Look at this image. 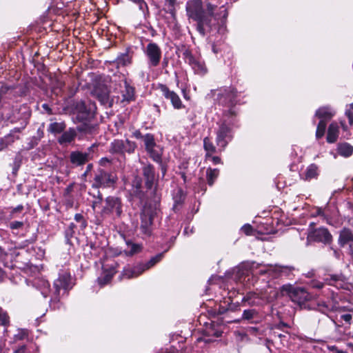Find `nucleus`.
<instances>
[{
  "instance_id": "f257e3e1",
  "label": "nucleus",
  "mask_w": 353,
  "mask_h": 353,
  "mask_svg": "<svg viewBox=\"0 0 353 353\" xmlns=\"http://www.w3.org/2000/svg\"><path fill=\"white\" fill-rule=\"evenodd\" d=\"M185 9L188 17L197 23L196 30L203 37L206 32L216 29L217 18L214 15L215 6L212 4H207L205 13L201 0H190L186 3Z\"/></svg>"
},
{
  "instance_id": "f03ea898",
  "label": "nucleus",
  "mask_w": 353,
  "mask_h": 353,
  "mask_svg": "<svg viewBox=\"0 0 353 353\" xmlns=\"http://www.w3.org/2000/svg\"><path fill=\"white\" fill-rule=\"evenodd\" d=\"M71 276L68 272L59 274V277L54 282V290L51 292L50 284L44 279H37L34 284L37 288L41 292L44 298L50 297L51 301H58L62 290L64 293L70 287Z\"/></svg>"
},
{
  "instance_id": "7ed1b4c3",
  "label": "nucleus",
  "mask_w": 353,
  "mask_h": 353,
  "mask_svg": "<svg viewBox=\"0 0 353 353\" xmlns=\"http://www.w3.org/2000/svg\"><path fill=\"white\" fill-rule=\"evenodd\" d=\"M123 214V203L120 198L109 196L105 199L101 211L102 217L120 218Z\"/></svg>"
},
{
  "instance_id": "20e7f679",
  "label": "nucleus",
  "mask_w": 353,
  "mask_h": 353,
  "mask_svg": "<svg viewBox=\"0 0 353 353\" xmlns=\"http://www.w3.org/2000/svg\"><path fill=\"white\" fill-rule=\"evenodd\" d=\"M163 257V252L157 254L152 257L147 263L139 264L133 268L125 269L123 272V276L127 279L137 277L144 271L155 265L161 261Z\"/></svg>"
},
{
  "instance_id": "39448f33",
  "label": "nucleus",
  "mask_w": 353,
  "mask_h": 353,
  "mask_svg": "<svg viewBox=\"0 0 353 353\" xmlns=\"http://www.w3.org/2000/svg\"><path fill=\"white\" fill-rule=\"evenodd\" d=\"M281 292L288 294L293 302L299 305H302L311 299V296L304 288L294 287L292 285H283Z\"/></svg>"
},
{
  "instance_id": "423d86ee",
  "label": "nucleus",
  "mask_w": 353,
  "mask_h": 353,
  "mask_svg": "<svg viewBox=\"0 0 353 353\" xmlns=\"http://www.w3.org/2000/svg\"><path fill=\"white\" fill-rule=\"evenodd\" d=\"M95 110V103L91 101H79L77 102L75 105L77 119L82 121L92 117Z\"/></svg>"
},
{
  "instance_id": "0eeeda50",
  "label": "nucleus",
  "mask_w": 353,
  "mask_h": 353,
  "mask_svg": "<svg viewBox=\"0 0 353 353\" xmlns=\"http://www.w3.org/2000/svg\"><path fill=\"white\" fill-rule=\"evenodd\" d=\"M95 148L96 145H92L90 147H89L85 152H72L70 154V162L73 165H75L77 166H80L85 164L87 162L92 159L93 153L94 152Z\"/></svg>"
},
{
  "instance_id": "6e6552de",
  "label": "nucleus",
  "mask_w": 353,
  "mask_h": 353,
  "mask_svg": "<svg viewBox=\"0 0 353 353\" xmlns=\"http://www.w3.org/2000/svg\"><path fill=\"white\" fill-rule=\"evenodd\" d=\"M143 52L148 58L150 66L156 67L159 64L161 58V50L157 43H149Z\"/></svg>"
},
{
  "instance_id": "1a4fd4ad",
  "label": "nucleus",
  "mask_w": 353,
  "mask_h": 353,
  "mask_svg": "<svg viewBox=\"0 0 353 353\" xmlns=\"http://www.w3.org/2000/svg\"><path fill=\"white\" fill-rule=\"evenodd\" d=\"M136 147V143L128 139H117L111 143L110 152L112 154H124L125 152L132 153Z\"/></svg>"
},
{
  "instance_id": "9d476101",
  "label": "nucleus",
  "mask_w": 353,
  "mask_h": 353,
  "mask_svg": "<svg viewBox=\"0 0 353 353\" xmlns=\"http://www.w3.org/2000/svg\"><path fill=\"white\" fill-rule=\"evenodd\" d=\"M115 182L116 176L113 174L99 170L95 174L92 186L95 188L110 187Z\"/></svg>"
},
{
  "instance_id": "9b49d317",
  "label": "nucleus",
  "mask_w": 353,
  "mask_h": 353,
  "mask_svg": "<svg viewBox=\"0 0 353 353\" xmlns=\"http://www.w3.org/2000/svg\"><path fill=\"white\" fill-rule=\"evenodd\" d=\"M232 139L231 129L225 123L219 126L216 132V145L223 150Z\"/></svg>"
},
{
  "instance_id": "f8f14e48",
  "label": "nucleus",
  "mask_w": 353,
  "mask_h": 353,
  "mask_svg": "<svg viewBox=\"0 0 353 353\" xmlns=\"http://www.w3.org/2000/svg\"><path fill=\"white\" fill-rule=\"evenodd\" d=\"M159 88L164 97L170 101L174 108L179 110L184 108L179 96L176 92L163 84L159 85Z\"/></svg>"
},
{
  "instance_id": "ddd939ff",
  "label": "nucleus",
  "mask_w": 353,
  "mask_h": 353,
  "mask_svg": "<svg viewBox=\"0 0 353 353\" xmlns=\"http://www.w3.org/2000/svg\"><path fill=\"white\" fill-rule=\"evenodd\" d=\"M258 264L254 262L248 263L243 264L241 268L239 269L236 273V279L240 283L244 285H248V282L250 280V274L252 271L258 268Z\"/></svg>"
},
{
  "instance_id": "4468645a",
  "label": "nucleus",
  "mask_w": 353,
  "mask_h": 353,
  "mask_svg": "<svg viewBox=\"0 0 353 353\" xmlns=\"http://www.w3.org/2000/svg\"><path fill=\"white\" fill-rule=\"evenodd\" d=\"M153 214L151 210L145 208L141 214V232L149 236L151 234V225L152 223Z\"/></svg>"
},
{
  "instance_id": "2eb2a0df",
  "label": "nucleus",
  "mask_w": 353,
  "mask_h": 353,
  "mask_svg": "<svg viewBox=\"0 0 353 353\" xmlns=\"http://www.w3.org/2000/svg\"><path fill=\"white\" fill-rule=\"evenodd\" d=\"M338 243L341 247L347 245L349 252L353 254V232L349 228H343L339 232Z\"/></svg>"
},
{
  "instance_id": "dca6fc26",
  "label": "nucleus",
  "mask_w": 353,
  "mask_h": 353,
  "mask_svg": "<svg viewBox=\"0 0 353 353\" xmlns=\"http://www.w3.org/2000/svg\"><path fill=\"white\" fill-rule=\"evenodd\" d=\"M145 185L148 189H152L156 181L154 168L151 164H144L142 168Z\"/></svg>"
},
{
  "instance_id": "f3484780",
  "label": "nucleus",
  "mask_w": 353,
  "mask_h": 353,
  "mask_svg": "<svg viewBox=\"0 0 353 353\" xmlns=\"http://www.w3.org/2000/svg\"><path fill=\"white\" fill-rule=\"evenodd\" d=\"M115 266L116 264L114 263L103 266V272L98 278V282L100 285H104L111 280L114 274L116 273Z\"/></svg>"
},
{
  "instance_id": "a211bd4d",
  "label": "nucleus",
  "mask_w": 353,
  "mask_h": 353,
  "mask_svg": "<svg viewBox=\"0 0 353 353\" xmlns=\"http://www.w3.org/2000/svg\"><path fill=\"white\" fill-rule=\"evenodd\" d=\"M309 237L314 241L329 243L332 241V235L327 230L324 228H320L313 231L309 236Z\"/></svg>"
},
{
  "instance_id": "6ab92c4d",
  "label": "nucleus",
  "mask_w": 353,
  "mask_h": 353,
  "mask_svg": "<svg viewBox=\"0 0 353 353\" xmlns=\"http://www.w3.org/2000/svg\"><path fill=\"white\" fill-rule=\"evenodd\" d=\"M186 60L196 74L203 75L207 72V68L204 63L195 59L192 54H188Z\"/></svg>"
},
{
  "instance_id": "aec40b11",
  "label": "nucleus",
  "mask_w": 353,
  "mask_h": 353,
  "mask_svg": "<svg viewBox=\"0 0 353 353\" xmlns=\"http://www.w3.org/2000/svg\"><path fill=\"white\" fill-rule=\"evenodd\" d=\"M93 94L99 99L103 105L109 103L110 91L104 85L97 86L93 90Z\"/></svg>"
},
{
  "instance_id": "412c9836",
  "label": "nucleus",
  "mask_w": 353,
  "mask_h": 353,
  "mask_svg": "<svg viewBox=\"0 0 353 353\" xmlns=\"http://www.w3.org/2000/svg\"><path fill=\"white\" fill-rule=\"evenodd\" d=\"M335 114V111L330 106H324L319 108L315 113V116L321 120H324L325 122L331 119Z\"/></svg>"
},
{
  "instance_id": "4be33fe9",
  "label": "nucleus",
  "mask_w": 353,
  "mask_h": 353,
  "mask_svg": "<svg viewBox=\"0 0 353 353\" xmlns=\"http://www.w3.org/2000/svg\"><path fill=\"white\" fill-rule=\"evenodd\" d=\"M319 174V167L316 164L312 163L306 168L301 177L304 181H310L313 179H316Z\"/></svg>"
},
{
  "instance_id": "5701e85b",
  "label": "nucleus",
  "mask_w": 353,
  "mask_h": 353,
  "mask_svg": "<svg viewBox=\"0 0 353 353\" xmlns=\"http://www.w3.org/2000/svg\"><path fill=\"white\" fill-rule=\"evenodd\" d=\"M77 132L74 129L70 128L68 130L64 132L61 136L58 139V142L61 145H65L70 143L76 137Z\"/></svg>"
},
{
  "instance_id": "b1692460",
  "label": "nucleus",
  "mask_w": 353,
  "mask_h": 353,
  "mask_svg": "<svg viewBox=\"0 0 353 353\" xmlns=\"http://www.w3.org/2000/svg\"><path fill=\"white\" fill-rule=\"evenodd\" d=\"M339 132V128L336 123H332L328 128L327 141L328 143H334L336 141Z\"/></svg>"
},
{
  "instance_id": "393cba45",
  "label": "nucleus",
  "mask_w": 353,
  "mask_h": 353,
  "mask_svg": "<svg viewBox=\"0 0 353 353\" xmlns=\"http://www.w3.org/2000/svg\"><path fill=\"white\" fill-rule=\"evenodd\" d=\"M337 151L341 156L348 157L353 153V147L347 143H339L337 147Z\"/></svg>"
},
{
  "instance_id": "a878e982",
  "label": "nucleus",
  "mask_w": 353,
  "mask_h": 353,
  "mask_svg": "<svg viewBox=\"0 0 353 353\" xmlns=\"http://www.w3.org/2000/svg\"><path fill=\"white\" fill-rule=\"evenodd\" d=\"M242 301L247 303L248 305H259L261 303L260 298L254 292H248L242 299Z\"/></svg>"
},
{
  "instance_id": "bb28decb",
  "label": "nucleus",
  "mask_w": 353,
  "mask_h": 353,
  "mask_svg": "<svg viewBox=\"0 0 353 353\" xmlns=\"http://www.w3.org/2000/svg\"><path fill=\"white\" fill-rule=\"evenodd\" d=\"M219 174L218 169L208 168L206 171V178L209 185H212Z\"/></svg>"
},
{
  "instance_id": "cd10ccee",
  "label": "nucleus",
  "mask_w": 353,
  "mask_h": 353,
  "mask_svg": "<svg viewBox=\"0 0 353 353\" xmlns=\"http://www.w3.org/2000/svg\"><path fill=\"white\" fill-rule=\"evenodd\" d=\"M144 145L146 150H149L152 148H158L157 145L154 137L151 134H146L143 137Z\"/></svg>"
},
{
  "instance_id": "c85d7f7f",
  "label": "nucleus",
  "mask_w": 353,
  "mask_h": 353,
  "mask_svg": "<svg viewBox=\"0 0 353 353\" xmlns=\"http://www.w3.org/2000/svg\"><path fill=\"white\" fill-rule=\"evenodd\" d=\"M203 145L205 150L207 152V157H210L212 154L216 152L215 146L208 137L204 139Z\"/></svg>"
},
{
  "instance_id": "c756f323",
  "label": "nucleus",
  "mask_w": 353,
  "mask_h": 353,
  "mask_svg": "<svg viewBox=\"0 0 353 353\" xmlns=\"http://www.w3.org/2000/svg\"><path fill=\"white\" fill-rule=\"evenodd\" d=\"M65 128V125L64 123H52L50 124L48 130L54 134L60 133L63 132Z\"/></svg>"
},
{
  "instance_id": "7c9ffc66",
  "label": "nucleus",
  "mask_w": 353,
  "mask_h": 353,
  "mask_svg": "<svg viewBox=\"0 0 353 353\" xmlns=\"http://www.w3.org/2000/svg\"><path fill=\"white\" fill-rule=\"evenodd\" d=\"M150 157L156 162H160L161 160V152L158 148H152L149 150H146Z\"/></svg>"
},
{
  "instance_id": "2f4dec72",
  "label": "nucleus",
  "mask_w": 353,
  "mask_h": 353,
  "mask_svg": "<svg viewBox=\"0 0 353 353\" xmlns=\"http://www.w3.org/2000/svg\"><path fill=\"white\" fill-rule=\"evenodd\" d=\"M125 93L123 94V101H130L133 99L134 97V88L128 85L126 82Z\"/></svg>"
},
{
  "instance_id": "473e14b6",
  "label": "nucleus",
  "mask_w": 353,
  "mask_h": 353,
  "mask_svg": "<svg viewBox=\"0 0 353 353\" xmlns=\"http://www.w3.org/2000/svg\"><path fill=\"white\" fill-rule=\"evenodd\" d=\"M326 128V122L324 120H321L318 123L316 132V139L321 138L325 133Z\"/></svg>"
},
{
  "instance_id": "72a5a7b5",
  "label": "nucleus",
  "mask_w": 353,
  "mask_h": 353,
  "mask_svg": "<svg viewBox=\"0 0 353 353\" xmlns=\"http://www.w3.org/2000/svg\"><path fill=\"white\" fill-rule=\"evenodd\" d=\"M128 250L125 251L127 254L133 255L139 253L141 250V245L137 243L128 244Z\"/></svg>"
},
{
  "instance_id": "f704fd0d",
  "label": "nucleus",
  "mask_w": 353,
  "mask_h": 353,
  "mask_svg": "<svg viewBox=\"0 0 353 353\" xmlns=\"http://www.w3.org/2000/svg\"><path fill=\"white\" fill-rule=\"evenodd\" d=\"M316 310L323 314H327L330 311L333 310V307L327 304L325 301H320L317 303Z\"/></svg>"
},
{
  "instance_id": "c9c22d12",
  "label": "nucleus",
  "mask_w": 353,
  "mask_h": 353,
  "mask_svg": "<svg viewBox=\"0 0 353 353\" xmlns=\"http://www.w3.org/2000/svg\"><path fill=\"white\" fill-rule=\"evenodd\" d=\"M257 312L255 310H245L243 312L242 319L245 320H251L257 315Z\"/></svg>"
},
{
  "instance_id": "e433bc0d",
  "label": "nucleus",
  "mask_w": 353,
  "mask_h": 353,
  "mask_svg": "<svg viewBox=\"0 0 353 353\" xmlns=\"http://www.w3.org/2000/svg\"><path fill=\"white\" fill-rule=\"evenodd\" d=\"M9 316L8 314L0 308V325L7 326L9 325Z\"/></svg>"
},
{
  "instance_id": "4c0bfd02",
  "label": "nucleus",
  "mask_w": 353,
  "mask_h": 353,
  "mask_svg": "<svg viewBox=\"0 0 353 353\" xmlns=\"http://www.w3.org/2000/svg\"><path fill=\"white\" fill-rule=\"evenodd\" d=\"M345 115L348 118L350 125H353V103H351L345 110Z\"/></svg>"
},
{
  "instance_id": "58836bf2",
  "label": "nucleus",
  "mask_w": 353,
  "mask_h": 353,
  "mask_svg": "<svg viewBox=\"0 0 353 353\" xmlns=\"http://www.w3.org/2000/svg\"><path fill=\"white\" fill-rule=\"evenodd\" d=\"M74 220L80 223L81 229H84L87 226V223L84 219L83 216L81 214H76L74 216Z\"/></svg>"
},
{
  "instance_id": "ea45409f",
  "label": "nucleus",
  "mask_w": 353,
  "mask_h": 353,
  "mask_svg": "<svg viewBox=\"0 0 353 353\" xmlns=\"http://www.w3.org/2000/svg\"><path fill=\"white\" fill-rule=\"evenodd\" d=\"M23 225V222L21 221H13L10 223V228L13 230L19 229Z\"/></svg>"
},
{
  "instance_id": "a19ab883",
  "label": "nucleus",
  "mask_w": 353,
  "mask_h": 353,
  "mask_svg": "<svg viewBox=\"0 0 353 353\" xmlns=\"http://www.w3.org/2000/svg\"><path fill=\"white\" fill-rule=\"evenodd\" d=\"M241 230L247 235L250 234L252 230L250 225L246 224L241 228Z\"/></svg>"
},
{
  "instance_id": "79ce46f5",
  "label": "nucleus",
  "mask_w": 353,
  "mask_h": 353,
  "mask_svg": "<svg viewBox=\"0 0 353 353\" xmlns=\"http://www.w3.org/2000/svg\"><path fill=\"white\" fill-rule=\"evenodd\" d=\"M136 3L139 5V9L143 12H144L145 10L148 9L147 3L145 2L144 0H140L139 2H137Z\"/></svg>"
},
{
  "instance_id": "37998d69",
  "label": "nucleus",
  "mask_w": 353,
  "mask_h": 353,
  "mask_svg": "<svg viewBox=\"0 0 353 353\" xmlns=\"http://www.w3.org/2000/svg\"><path fill=\"white\" fill-rule=\"evenodd\" d=\"M341 318L347 323H350L352 316L350 314H345L341 316Z\"/></svg>"
},
{
  "instance_id": "c03bdc74",
  "label": "nucleus",
  "mask_w": 353,
  "mask_h": 353,
  "mask_svg": "<svg viewBox=\"0 0 353 353\" xmlns=\"http://www.w3.org/2000/svg\"><path fill=\"white\" fill-rule=\"evenodd\" d=\"M328 349L333 353H347V352L339 350L336 346H329Z\"/></svg>"
},
{
  "instance_id": "a18cd8bd",
  "label": "nucleus",
  "mask_w": 353,
  "mask_h": 353,
  "mask_svg": "<svg viewBox=\"0 0 353 353\" xmlns=\"http://www.w3.org/2000/svg\"><path fill=\"white\" fill-rule=\"evenodd\" d=\"M272 268V265H265L263 269H261L260 271H259V273L261 274H264L265 273H267L270 269Z\"/></svg>"
},
{
  "instance_id": "49530a36",
  "label": "nucleus",
  "mask_w": 353,
  "mask_h": 353,
  "mask_svg": "<svg viewBox=\"0 0 353 353\" xmlns=\"http://www.w3.org/2000/svg\"><path fill=\"white\" fill-rule=\"evenodd\" d=\"M102 201V195L99 192L98 200H96L92 202V208L94 209L96 206L99 204Z\"/></svg>"
},
{
  "instance_id": "de8ad7c7",
  "label": "nucleus",
  "mask_w": 353,
  "mask_h": 353,
  "mask_svg": "<svg viewBox=\"0 0 353 353\" xmlns=\"http://www.w3.org/2000/svg\"><path fill=\"white\" fill-rule=\"evenodd\" d=\"M26 347L25 345H22L16 350H14L13 353H26Z\"/></svg>"
},
{
  "instance_id": "09e8293b",
  "label": "nucleus",
  "mask_w": 353,
  "mask_h": 353,
  "mask_svg": "<svg viewBox=\"0 0 353 353\" xmlns=\"http://www.w3.org/2000/svg\"><path fill=\"white\" fill-rule=\"evenodd\" d=\"M23 210V206L22 205H19L12 209V213L19 212H21Z\"/></svg>"
},
{
  "instance_id": "8fccbe9b",
  "label": "nucleus",
  "mask_w": 353,
  "mask_h": 353,
  "mask_svg": "<svg viewBox=\"0 0 353 353\" xmlns=\"http://www.w3.org/2000/svg\"><path fill=\"white\" fill-rule=\"evenodd\" d=\"M133 136L137 139L143 138L142 134L139 130H136L133 132Z\"/></svg>"
},
{
  "instance_id": "3c124183",
  "label": "nucleus",
  "mask_w": 353,
  "mask_h": 353,
  "mask_svg": "<svg viewBox=\"0 0 353 353\" xmlns=\"http://www.w3.org/2000/svg\"><path fill=\"white\" fill-rule=\"evenodd\" d=\"M313 287H314V288H316L321 289V288H322L323 287V283H321V282H319V281H318V282H314V283H313Z\"/></svg>"
},
{
  "instance_id": "603ef678",
  "label": "nucleus",
  "mask_w": 353,
  "mask_h": 353,
  "mask_svg": "<svg viewBox=\"0 0 353 353\" xmlns=\"http://www.w3.org/2000/svg\"><path fill=\"white\" fill-rule=\"evenodd\" d=\"M221 8H223V10H221V14H223V20H225L226 18L228 17V12H227V10L225 9L223 7H222Z\"/></svg>"
},
{
  "instance_id": "864d4df0",
  "label": "nucleus",
  "mask_w": 353,
  "mask_h": 353,
  "mask_svg": "<svg viewBox=\"0 0 353 353\" xmlns=\"http://www.w3.org/2000/svg\"><path fill=\"white\" fill-rule=\"evenodd\" d=\"M211 159L214 164L221 163V159L219 157H212Z\"/></svg>"
},
{
  "instance_id": "5fc2aeb1",
  "label": "nucleus",
  "mask_w": 353,
  "mask_h": 353,
  "mask_svg": "<svg viewBox=\"0 0 353 353\" xmlns=\"http://www.w3.org/2000/svg\"><path fill=\"white\" fill-rule=\"evenodd\" d=\"M341 252L337 250H333V254L336 259H340Z\"/></svg>"
},
{
  "instance_id": "6e6d98bb",
  "label": "nucleus",
  "mask_w": 353,
  "mask_h": 353,
  "mask_svg": "<svg viewBox=\"0 0 353 353\" xmlns=\"http://www.w3.org/2000/svg\"><path fill=\"white\" fill-rule=\"evenodd\" d=\"M92 168V164H88V166H87V170L85 171V172L84 173V175H86L88 172H89Z\"/></svg>"
},
{
  "instance_id": "4d7b16f0",
  "label": "nucleus",
  "mask_w": 353,
  "mask_h": 353,
  "mask_svg": "<svg viewBox=\"0 0 353 353\" xmlns=\"http://www.w3.org/2000/svg\"><path fill=\"white\" fill-rule=\"evenodd\" d=\"M181 174V177L183 179V181L185 182L186 181V176H185V173L182 172Z\"/></svg>"
},
{
  "instance_id": "13d9d810",
  "label": "nucleus",
  "mask_w": 353,
  "mask_h": 353,
  "mask_svg": "<svg viewBox=\"0 0 353 353\" xmlns=\"http://www.w3.org/2000/svg\"><path fill=\"white\" fill-rule=\"evenodd\" d=\"M171 6H173L175 3V0H166Z\"/></svg>"
},
{
  "instance_id": "bf43d9fd",
  "label": "nucleus",
  "mask_w": 353,
  "mask_h": 353,
  "mask_svg": "<svg viewBox=\"0 0 353 353\" xmlns=\"http://www.w3.org/2000/svg\"><path fill=\"white\" fill-rule=\"evenodd\" d=\"M224 30V28L223 26H221V27H219L217 31L219 32H222Z\"/></svg>"
},
{
  "instance_id": "052dcab7",
  "label": "nucleus",
  "mask_w": 353,
  "mask_h": 353,
  "mask_svg": "<svg viewBox=\"0 0 353 353\" xmlns=\"http://www.w3.org/2000/svg\"><path fill=\"white\" fill-rule=\"evenodd\" d=\"M161 170H162L163 175H164L166 172V169L163 166H162Z\"/></svg>"
},
{
  "instance_id": "680f3d73",
  "label": "nucleus",
  "mask_w": 353,
  "mask_h": 353,
  "mask_svg": "<svg viewBox=\"0 0 353 353\" xmlns=\"http://www.w3.org/2000/svg\"><path fill=\"white\" fill-rule=\"evenodd\" d=\"M125 59L128 60V56H127V55H124V56H123V61H124V62H123V63H124V64H125V63H126V62H125Z\"/></svg>"
},
{
  "instance_id": "e2e57ef3",
  "label": "nucleus",
  "mask_w": 353,
  "mask_h": 353,
  "mask_svg": "<svg viewBox=\"0 0 353 353\" xmlns=\"http://www.w3.org/2000/svg\"><path fill=\"white\" fill-rule=\"evenodd\" d=\"M3 271L0 269V278H1L3 276Z\"/></svg>"
},
{
  "instance_id": "0e129e2a",
  "label": "nucleus",
  "mask_w": 353,
  "mask_h": 353,
  "mask_svg": "<svg viewBox=\"0 0 353 353\" xmlns=\"http://www.w3.org/2000/svg\"><path fill=\"white\" fill-rule=\"evenodd\" d=\"M74 223H71V224L70 225V228L71 229H73V228H74Z\"/></svg>"
},
{
  "instance_id": "69168bd1",
  "label": "nucleus",
  "mask_w": 353,
  "mask_h": 353,
  "mask_svg": "<svg viewBox=\"0 0 353 353\" xmlns=\"http://www.w3.org/2000/svg\"><path fill=\"white\" fill-rule=\"evenodd\" d=\"M43 108L44 109H47V108H48V105H47L46 104H43Z\"/></svg>"
},
{
  "instance_id": "338daca9",
  "label": "nucleus",
  "mask_w": 353,
  "mask_h": 353,
  "mask_svg": "<svg viewBox=\"0 0 353 353\" xmlns=\"http://www.w3.org/2000/svg\"><path fill=\"white\" fill-rule=\"evenodd\" d=\"M341 125L344 130H346V127L344 125V124L343 123H341Z\"/></svg>"
},
{
  "instance_id": "774afa93",
  "label": "nucleus",
  "mask_w": 353,
  "mask_h": 353,
  "mask_svg": "<svg viewBox=\"0 0 353 353\" xmlns=\"http://www.w3.org/2000/svg\"><path fill=\"white\" fill-rule=\"evenodd\" d=\"M213 51L216 53V49H214V48H213Z\"/></svg>"
}]
</instances>
